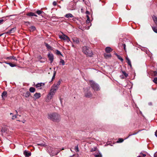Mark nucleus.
Here are the masks:
<instances>
[{
    "mask_svg": "<svg viewBox=\"0 0 157 157\" xmlns=\"http://www.w3.org/2000/svg\"><path fill=\"white\" fill-rule=\"evenodd\" d=\"M48 118L54 122H58L60 119V115L56 113L48 114Z\"/></svg>",
    "mask_w": 157,
    "mask_h": 157,
    "instance_id": "1",
    "label": "nucleus"
},
{
    "mask_svg": "<svg viewBox=\"0 0 157 157\" xmlns=\"http://www.w3.org/2000/svg\"><path fill=\"white\" fill-rule=\"evenodd\" d=\"M82 52L87 56H92L93 55L90 48L87 46H84L82 48Z\"/></svg>",
    "mask_w": 157,
    "mask_h": 157,
    "instance_id": "2",
    "label": "nucleus"
},
{
    "mask_svg": "<svg viewBox=\"0 0 157 157\" xmlns=\"http://www.w3.org/2000/svg\"><path fill=\"white\" fill-rule=\"evenodd\" d=\"M57 90L53 86H52L50 92L47 96V99L48 100H51L52 98Z\"/></svg>",
    "mask_w": 157,
    "mask_h": 157,
    "instance_id": "3",
    "label": "nucleus"
},
{
    "mask_svg": "<svg viewBox=\"0 0 157 157\" xmlns=\"http://www.w3.org/2000/svg\"><path fill=\"white\" fill-rule=\"evenodd\" d=\"M90 84L91 87L94 91H98L100 90L99 85L92 80L90 81Z\"/></svg>",
    "mask_w": 157,
    "mask_h": 157,
    "instance_id": "4",
    "label": "nucleus"
},
{
    "mask_svg": "<svg viewBox=\"0 0 157 157\" xmlns=\"http://www.w3.org/2000/svg\"><path fill=\"white\" fill-rule=\"evenodd\" d=\"M62 35H59V38L61 40L67 41V42H69L70 41L69 38L67 36L63 34V33Z\"/></svg>",
    "mask_w": 157,
    "mask_h": 157,
    "instance_id": "5",
    "label": "nucleus"
},
{
    "mask_svg": "<svg viewBox=\"0 0 157 157\" xmlns=\"http://www.w3.org/2000/svg\"><path fill=\"white\" fill-rule=\"evenodd\" d=\"M60 151L61 150L60 149H54V152H52V151H51V152H50L49 150H48V151L51 155L53 156L57 155Z\"/></svg>",
    "mask_w": 157,
    "mask_h": 157,
    "instance_id": "6",
    "label": "nucleus"
},
{
    "mask_svg": "<svg viewBox=\"0 0 157 157\" xmlns=\"http://www.w3.org/2000/svg\"><path fill=\"white\" fill-rule=\"evenodd\" d=\"M62 80L60 79L57 83H55L52 86L56 89L58 90L59 88V85L61 83Z\"/></svg>",
    "mask_w": 157,
    "mask_h": 157,
    "instance_id": "7",
    "label": "nucleus"
},
{
    "mask_svg": "<svg viewBox=\"0 0 157 157\" xmlns=\"http://www.w3.org/2000/svg\"><path fill=\"white\" fill-rule=\"evenodd\" d=\"M48 56L49 60L50 61V63H52L54 59V56L53 54L51 52H49L48 54Z\"/></svg>",
    "mask_w": 157,
    "mask_h": 157,
    "instance_id": "8",
    "label": "nucleus"
},
{
    "mask_svg": "<svg viewBox=\"0 0 157 157\" xmlns=\"http://www.w3.org/2000/svg\"><path fill=\"white\" fill-rule=\"evenodd\" d=\"M44 83H38L36 85V87L38 89H41L44 87Z\"/></svg>",
    "mask_w": 157,
    "mask_h": 157,
    "instance_id": "9",
    "label": "nucleus"
},
{
    "mask_svg": "<svg viewBox=\"0 0 157 157\" xmlns=\"http://www.w3.org/2000/svg\"><path fill=\"white\" fill-rule=\"evenodd\" d=\"M85 96L87 98H90L92 96V94L90 91H88L85 92Z\"/></svg>",
    "mask_w": 157,
    "mask_h": 157,
    "instance_id": "10",
    "label": "nucleus"
},
{
    "mask_svg": "<svg viewBox=\"0 0 157 157\" xmlns=\"http://www.w3.org/2000/svg\"><path fill=\"white\" fill-rule=\"evenodd\" d=\"M72 40L73 42L76 44H78L79 43V39L77 37H73L72 38Z\"/></svg>",
    "mask_w": 157,
    "mask_h": 157,
    "instance_id": "11",
    "label": "nucleus"
},
{
    "mask_svg": "<svg viewBox=\"0 0 157 157\" xmlns=\"http://www.w3.org/2000/svg\"><path fill=\"white\" fill-rule=\"evenodd\" d=\"M2 99L3 100L5 99V98H6L7 96V92L6 91H4L2 94Z\"/></svg>",
    "mask_w": 157,
    "mask_h": 157,
    "instance_id": "12",
    "label": "nucleus"
},
{
    "mask_svg": "<svg viewBox=\"0 0 157 157\" xmlns=\"http://www.w3.org/2000/svg\"><path fill=\"white\" fill-rule=\"evenodd\" d=\"M24 154L26 157H29L31 155V153L30 152H28L26 151H25L24 152Z\"/></svg>",
    "mask_w": 157,
    "mask_h": 157,
    "instance_id": "13",
    "label": "nucleus"
},
{
    "mask_svg": "<svg viewBox=\"0 0 157 157\" xmlns=\"http://www.w3.org/2000/svg\"><path fill=\"white\" fill-rule=\"evenodd\" d=\"M113 50L110 47H107L105 48V51L107 53H109Z\"/></svg>",
    "mask_w": 157,
    "mask_h": 157,
    "instance_id": "14",
    "label": "nucleus"
},
{
    "mask_svg": "<svg viewBox=\"0 0 157 157\" xmlns=\"http://www.w3.org/2000/svg\"><path fill=\"white\" fill-rule=\"evenodd\" d=\"M35 98L38 99L41 96V94L40 93H36L34 95Z\"/></svg>",
    "mask_w": 157,
    "mask_h": 157,
    "instance_id": "15",
    "label": "nucleus"
},
{
    "mask_svg": "<svg viewBox=\"0 0 157 157\" xmlns=\"http://www.w3.org/2000/svg\"><path fill=\"white\" fill-rule=\"evenodd\" d=\"M16 28H12L11 29L8 31L6 33H14L15 31L16 30Z\"/></svg>",
    "mask_w": 157,
    "mask_h": 157,
    "instance_id": "16",
    "label": "nucleus"
},
{
    "mask_svg": "<svg viewBox=\"0 0 157 157\" xmlns=\"http://www.w3.org/2000/svg\"><path fill=\"white\" fill-rule=\"evenodd\" d=\"M6 59H13V60H15L16 61L17 60V59L16 57H14L13 56H11L7 57H6Z\"/></svg>",
    "mask_w": 157,
    "mask_h": 157,
    "instance_id": "17",
    "label": "nucleus"
},
{
    "mask_svg": "<svg viewBox=\"0 0 157 157\" xmlns=\"http://www.w3.org/2000/svg\"><path fill=\"white\" fill-rule=\"evenodd\" d=\"M30 95V92L29 91H27L26 93H24L23 95L26 98H28L29 97Z\"/></svg>",
    "mask_w": 157,
    "mask_h": 157,
    "instance_id": "18",
    "label": "nucleus"
},
{
    "mask_svg": "<svg viewBox=\"0 0 157 157\" xmlns=\"http://www.w3.org/2000/svg\"><path fill=\"white\" fill-rule=\"evenodd\" d=\"M126 59L127 60V63L128 64L130 67H132V65L131 63V62L130 61V60L128 57L126 58Z\"/></svg>",
    "mask_w": 157,
    "mask_h": 157,
    "instance_id": "19",
    "label": "nucleus"
},
{
    "mask_svg": "<svg viewBox=\"0 0 157 157\" xmlns=\"http://www.w3.org/2000/svg\"><path fill=\"white\" fill-rule=\"evenodd\" d=\"M65 17L67 18L73 17V16L71 13H69L66 14L65 15Z\"/></svg>",
    "mask_w": 157,
    "mask_h": 157,
    "instance_id": "20",
    "label": "nucleus"
},
{
    "mask_svg": "<svg viewBox=\"0 0 157 157\" xmlns=\"http://www.w3.org/2000/svg\"><path fill=\"white\" fill-rule=\"evenodd\" d=\"M37 145H39L42 147H45L46 146V145L45 144L44 142H42L40 143H37Z\"/></svg>",
    "mask_w": 157,
    "mask_h": 157,
    "instance_id": "21",
    "label": "nucleus"
},
{
    "mask_svg": "<svg viewBox=\"0 0 157 157\" xmlns=\"http://www.w3.org/2000/svg\"><path fill=\"white\" fill-rule=\"evenodd\" d=\"M4 63L6 64L9 65L11 67H13L16 66V65L15 64H13L10 63H8L6 62H5Z\"/></svg>",
    "mask_w": 157,
    "mask_h": 157,
    "instance_id": "22",
    "label": "nucleus"
},
{
    "mask_svg": "<svg viewBox=\"0 0 157 157\" xmlns=\"http://www.w3.org/2000/svg\"><path fill=\"white\" fill-rule=\"evenodd\" d=\"M45 45L46 47H47V49H50L51 50H52V47L50 46L48 44L46 43H45Z\"/></svg>",
    "mask_w": 157,
    "mask_h": 157,
    "instance_id": "23",
    "label": "nucleus"
},
{
    "mask_svg": "<svg viewBox=\"0 0 157 157\" xmlns=\"http://www.w3.org/2000/svg\"><path fill=\"white\" fill-rule=\"evenodd\" d=\"M29 29L31 31H33L36 29V28L34 26H31L29 27Z\"/></svg>",
    "mask_w": 157,
    "mask_h": 157,
    "instance_id": "24",
    "label": "nucleus"
},
{
    "mask_svg": "<svg viewBox=\"0 0 157 157\" xmlns=\"http://www.w3.org/2000/svg\"><path fill=\"white\" fill-rule=\"evenodd\" d=\"M152 18L155 23L157 25V17L155 16H153L152 17Z\"/></svg>",
    "mask_w": 157,
    "mask_h": 157,
    "instance_id": "25",
    "label": "nucleus"
},
{
    "mask_svg": "<svg viewBox=\"0 0 157 157\" xmlns=\"http://www.w3.org/2000/svg\"><path fill=\"white\" fill-rule=\"evenodd\" d=\"M29 91L31 93H33L35 91V89L33 87H31L29 89Z\"/></svg>",
    "mask_w": 157,
    "mask_h": 157,
    "instance_id": "26",
    "label": "nucleus"
},
{
    "mask_svg": "<svg viewBox=\"0 0 157 157\" xmlns=\"http://www.w3.org/2000/svg\"><path fill=\"white\" fill-rule=\"evenodd\" d=\"M104 56H105V58H107L111 57V54H105L104 55Z\"/></svg>",
    "mask_w": 157,
    "mask_h": 157,
    "instance_id": "27",
    "label": "nucleus"
},
{
    "mask_svg": "<svg viewBox=\"0 0 157 157\" xmlns=\"http://www.w3.org/2000/svg\"><path fill=\"white\" fill-rule=\"evenodd\" d=\"M151 74L152 75L155 76L157 75V71H153L151 73Z\"/></svg>",
    "mask_w": 157,
    "mask_h": 157,
    "instance_id": "28",
    "label": "nucleus"
},
{
    "mask_svg": "<svg viewBox=\"0 0 157 157\" xmlns=\"http://www.w3.org/2000/svg\"><path fill=\"white\" fill-rule=\"evenodd\" d=\"M59 63H61L62 65H64L65 64V62L64 60L62 59H60Z\"/></svg>",
    "mask_w": 157,
    "mask_h": 157,
    "instance_id": "29",
    "label": "nucleus"
},
{
    "mask_svg": "<svg viewBox=\"0 0 157 157\" xmlns=\"http://www.w3.org/2000/svg\"><path fill=\"white\" fill-rule=\"evenodd\" d=\"M43 13V11L39 10H37L36 12V13L39 15H40L42 13Z\"/></svg>",
    "mask_w": 157,
    "mask_h": 157,
    "instance_id": "30",
    "label": "nucleus"
},
{
    "mask_svg": "<svg viewBox=\"0 0 157 157\" xmlns=\"http://www.w3.org/2000/svg\"><path fill=\"white\" fill-rule=\"evenodd\" d=\"M27 15L29 16H33L34 15V13L32 12H30L28 13Z\"/></svg>",
    "mask_w": 157,
    "mask_h": 157,
    "instance_id": "31",
    "label": "nucleus"
},
{
    "mask_svg": "<svg viewBox=\"0 0 157 157\" xmlns=\"http://www.w3.org/2000/svg\"><path fill=\"white\" fill-rule=\"evenodd\" d=\"M94 156L95 157H102V155L100 153L94 155Z\"/></svg>",
    "mask_w": 157,
    "mask_h": 157,
    "instance_id": "32",
    "label": "nucleus"
},
{
    "mask_svg": "<svg viewBox=\"0 0 157 157\" xmlns=\"http://www.w3.org/2000/svg\"><path fill=\"white\" fill-rule=\"evenodd\" d=\"M153 31L155 33H157V28L156 27H152Z\"/></svg>",
    "mask_w": 157,
    "mask_h": 157,
    "instance_id": "33",
    "label": "nucleus"
},
{
    "mask_svg": "<svg viewBox=\"0 0 157 157\" xmlns=\"http://www.w3.org/2000/svg\"><path fill=\"white\" fill-rule=\"evenodd\" d=\"M56 54L58 55H59L62 56V54H61L60 52L58 50H56Z\"/></svg>",
    "mask_w": 157,
    "mask_h": 157,
    "instance_id": "34",
    "label": "nucleus"
},
{
    "mask_svg": "<svg viewBox=\"0 0 157 157\" xmlns=\"http://www.w3.org/2000/svg\"><path fill=\"white\" fill-rule=\"evenodd\" d=\"M122 73L125 77H127L128 76V74L126 73L125 71H122Z\"/></svg>",
    "mask_w": 157,
    "mask_h": 157,
    "instance_id": "35",
    "label": "nucleus"
},
{
    "mask_svg": "<svg viewBox=\"0 0 157 157\" xmlns=\"http://www.w3.org/2000/svg\"><path fill=\"white\" fill-rule=\"evenodd\" d=\"M117 58H118V59L120 60L121 62H123V58L121 57V56H118Z\"/></svg>",
    "mask_w": 157,
    "mask_h": 157,
    "instance_id": "36",
    "label": "nucleus"
},
{
    "mask_svg": "<svg viewBox=\"0 0 157 157\" xmlns=\"http://www.w3.org/2000/svg\"><path fill=\"white\" fill-rule=\"evenodd\" d=\"M18 114H16L14 115H13L12 116V120H14L17 117V116H18Z\"/></svg>",
    "mask_w": 157,
    "mask_h": 157,
    "instance_id": "37",
    "label": "nucleus"
},
{
    "mask_svg": "<svg viewBox=\"0 0 157 157\" xmlns=\"http://www.w3.org/2000/svg\"><path fill=\"white\" fill-rule=\"evenodd\" d=\"M75 150L76 152H78L79 151V149L78 146H77L75 147Z\"/></svg>",
    "mask_w": 157,
    "mask_h": 157,
    "instance_id": "38",
    "label": "nucleus"
},
{
    "mask_svg": "<svg viewBox=\"0 0 157 157\" xmlns=\"http://www.w3.org/2000/svg\"><path fill=\"white\" fill-rule=\"evenodd\" d=\"M124 141V140L122 138H119L118 141H117L118 143H121L122 142Z\"/></svg>",
    "mask_w": 157,
    "mask_h": 157,
    "instance_id": "39",
    "label": "nucleus"
},
{
    "mask_svg": "<svg viewBox=\"0 0 157 157\" xmlns=\"http://www.w3.org/2000/svg\"><path fill=\"white\" fill-rule=\"evenodd\" d=\"M153 81L155 83L157 84V78H155Z\"/></svg>",
    "mask_w": 157,
    "mask_h": 157,
    "instance_id": "40",
    "label": "nucleus"
},
{
    "mask_svg": "<svg viewBox=\"0 0 157 157\" xmlns=\"http://www.w3.org/2000/svg\"><path fill=\"white\" fill-rule=\"evenodd\" d=\"M87 19L86 20V22L87 23H89L90 22V18L87 15Z\"/></svg>",
    "mask_w": 157,
    "mask_h": 157,
    "instance_id": "41",
    "label": "nucleus"
},
{
    "mask_svg": "<svg viewBox=\"0 0 157 157\" xmlns=\"http://www.w3.org/2000/svg\"><path fill=\"white\" fill-rule=\"evenodd\" d=\"M137 133H137H134L132 134H130L129 135V136L127 137L125 139H128L129 136L132 135H136V134Z\"/></svg>",
    "mask_w": 157,
    "mask_h": 157,
    "instance_id": "42",
    "label": "nucleus"
},
{
    "mask_svg": "<svg viewBox=\"0 0 157 157\" xmlns=\"http://www.w3.org/2000/svg\"><path fill=\"white\" fill-rule=\"evenodd\" d=\"M140 155H141V156H143V157H145L146 155V154H144V153H143L142 152H141L140 153Z\"/></svg>",
    "mask_w": 157,
    "mask_h": 157,
    "instance_id": "43",
    "label": "nucleus"
},
{
    "mask_svg": "<svg viewBox=\"0 0 157 157\" xmlns=\"http://www.w3.org/2000/svg\"><path fill=\"white\" fill-rule=\"evenodd\" d=\"M96 148H92L91 149V151L93 152V151H94L96 150Z\"/></svg>",
    "mask_w": 157,
    "mask_h": 157,
    "instance_id": "44",
    "label": "nucleus"
},
{
    "mask_svg": "<svg viewBox=\"0 0 157 157\" xmlns=\"http://www.w3.org/2000/svg\"><path fill=\"white\" fill-rule=\"evenodd\" d=\"M56 72H54V74H53V75L52 77V80L53 79H54L55 78V75H56Z\"/></svg>",
    "mask_w": 157,
    "mask_h": 157,
    "instance_id": "45",
    "label": "nucleus"
},
{
    "mask_svg": "<svg viewBox=\"0 0 157 157\" xmlns=\"http://www.w3.org/2000/svg\"><path fill=\"white\" fill-rule=\"evenodd\" d=\"M76 20H78V18H77L76 17H74L72 19L73 21L75 22L76 21Z\"/></svg>",
    "mask_w": 157,
    "mask_h": 157,
    "instance_id": "46",
    "label": "nucleus"
},
{
    "mask_svg": "<svg viewBox=\"0 0 157 157\" xmlns=\"http://www.w3.org/2000/svg\"><path fill=\"white\" fill-rule=\"evenodd\" d=\"M4 21V20L3 19H1L0 20V24H2Z\"/></svg>",
    "mask_w": 157,
    "mask_h": 157,
    "instance_id": "47",
    "label": "nucleus"
},
{
    "mask_svg": "<svg viewBox=\"0 0 157 157\" xmlns=\"http://www.w3.org/2000/svg\"><path fill=\"white\" fill-rule=\"evenodd\" d=\"M123 45L124 47V49L125 51H126V45L125 44H123Z\"/></svg>",
    "mask_w": 157,
    "mask_h": 157,
    "instance_id": "48",
    "label": "nucleus"
},
{
    "mask_svg": "<svg viewBox=\"0 0 157 157\" xmlns=\"http://www.w3.org/2000/svg\"><path fill=\"white\" fill-rule=\"evenodd\" d=\"M57 4V3L56 2V1H54L53 2V5L54 6H55Z\"/></svg>",
    "mask_w": 157,
    "mask_h": 157,
    "instance_id": "49",
    "label": "nucleus"
},
{
    "mask_svg": "<svg viewBox=\"0 0 157 157\" xmlns=\"http://www.w3.org/2000/svg\"><path fill=\"white\" fill-rule=\"evenodd\" d=\"M154 157H157V152L154 154Z\"/></svg>",
    "mask_w": 157,
    "mask_h": 157,
    "instance_id": "50",
    "label": "nucleus"
},
{
    "mask_svg": "<svg viewBox=\"0 0 157 157\" xmlns=\"http://www.w3.org/2000/svg\"><path fill=\"white\" fill-rule=\"evenodd\" d=\"M155 136L157 137V130H156V131L155 132Z\"/></svg>",
    "mask_w": 157,
    "mask_h": 157,
    "instance_id": "51",
    "label": "nucleus"
},
{
    "mask_svg": "<svg viewBox=\"0 0 157 157\" xmlns=\"http://www.w3.org/2000/svg\"><path fill=\"white\" fill-rule=\"evenodd\" d=\"M89 12L88 11H86V14H89Z\"/></svg>",
    "mask_w": 157,
    "mask_h": 157,
    "instance_id": "52",
    "label": "nucleus"
},
{
    "mask_svg": "<svg viewBox=\"0 0 157 157\" xmlns=\"http://www.w3.org/2000/svg\"><path fill=\"white\" fill-rule=\"evenodd\" d=\"M115 55L117 56V57L118 56H119V55H118L117 53H115Z\"/></svg>",
    "mask_w": 157,
    "mask_h": 157,
    "instance_id": "53",
    "label": "nucleus"
},
{
    "mask_svg": "<svg viewBox=\"0 0 157 157\" xmlns=\"http://www.w3.org/2000/svg\"><path fill=\"white\" fill-rule=\"evenodd\" d=\"M42 57H41V56H39V59H42Z\"/></svg>",
    "mask_w": 157,
    "mask_h": 157,
    "instance_id": "54",
    "label": "nucleus"
},
{
    "mask_svg": "<svg viewBox=\"0 0 157 157\" xmlns=\"http://www.w3.org/2000/svg\"><path fill=\"white\" fill-rule=\"evenodd\" d=\"M34 16H35V17H37V15H36L34 13Z\"/></svg>",
    "mask_w": 157,
    "mask_h": 157,
    "instance_id": "55",
    "label": "nucleus"
},
{
    "mask_svg": "<svg viewBox=\"0 0 157 157\" xmlns=\"http://www.w3.org/2000/svg\"><path fill=\"white\" fill-rule=\"evenodd\" d=\"M149 105H151V103H149Z\"/></svg>",
    "mask_w": 157,
    "mask_h": 157,
    "instance_id": "56",
    "label": "nucleus"
},
{
    "mask_svg": "<svg viewBox=\"0 0 157 157\" xmlns=\"http://www.w3.org/2000/svg\"><path fill=\"white\" fill-rule=\"evenodd\" d=\"M53 148H51V147H50V149H51V150H52V149H53Z\"/></svg>",
    "mask_w": 157,
    "mask_h": 157,
    "instance_id": "57",
    "label": "nucleus"
},
{
    "mask_svg": "<svg viewBox=\"0 0 157 157\" xmlns=\"http://www.w3.org/2000/svg\"><path fill=\"white\" fill-rule=\"evenodd\" d=\"M16 112L17 114H17V110H16Z\"/></svg>",
    "mask_w": 157,
    "mask_h": 157,
    "instance_id": "58",
    "label": "nucleus"
},
{
    "mask_svg": "<svg viewBox=\"0 0 157 157\" xmlns=\"http://www.w3.org/2000/svg\"><path fill=\"white\" fill-rule=\"evenodd\" d=\"M10 115H13V114L12 113H10Z\"/></svg>",
    "mask_w": 157,
    "mask_h": 157,
    "instance_id": "59",
    "label": "nucleus"
},
{
    "mask_svg": "<svg viewBox=\"0 0 157 157\" xmlns=\"http://www.w3.org/2000/svg\"><path fill=\"white\" fill-rule=\"evenodd\" d=\"M2 34H0V36H2Z\"/></svg>",
    "mask_w": 157,
    "mask_h": 157,
    "instance_id": "60",
    "label": "nucleus"
},
{
    "mask_svg": "<svg viewBox=\"0 0 157 157\" xmlns=\"http://www.w3.org/2000/svg\"><path fill=\"white\" fill-rule=\"evenodd\" d=\"M137 157H141V156H138Z\"/></svg>",
    "mask_w": 157,
    "mask_h": 157,
    "instance_id": "61",
    "label": "nucleus"
},
{
    "mask_svg": "<svg viewBox=\"0 0 157 157\" xmlns=\"http://www.w3.org/2000/svg\"><path fill=\"white\" fill-rule=\"evenodd\" d=\"M63 149H63V148H62V150H63Z\"/></svg>",
    "mask_w": 157,
    "mask_h": 157,
    "instance_id": "62",
    "label": "nucleus"
},
{
    "mask_svg": "<svg viewBox=\"0 0 157 157\" xmlns=\"http://www.w3.org/2000/svg\"><path fill=\"white\" fill-rule=\"evenodd\" d=\"M2 63V62H0V63Z\"/></svg>",
    "mask_w": 157,
    "mask_h": 157,
    "instance_id": "63",
    "label": "nucleus"
},
{
    "mask_svg": "<svg viewBox=\"0 0 157 157\" xmlns=\"http://www.w3.org/2000/svg\"><path fill=\"white\" fill-rule=\"evenodd\" d=\"M73 157V156H71V157Z\"/></svg>",
    "mask_w": 157,
    "mask_h": 157,
    "instance_id": "64",
    "label": "nucleus"
}]
</instances>
